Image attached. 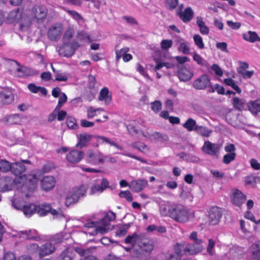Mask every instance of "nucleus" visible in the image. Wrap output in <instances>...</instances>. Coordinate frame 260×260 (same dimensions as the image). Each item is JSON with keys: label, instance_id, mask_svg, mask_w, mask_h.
<instances>
[{"label": "nucleus", "instance_id": "393cba45", "mask_svg": "<svg viewBox=\"0 0 260 260\" xmlns=\"http://www.w3.org/2000/svg\"><path fill=\"white\" fill-rule=\"evenodd\" d=\"M20 237L26 239H31L38 241L40 238L36 236L37 234L36 230L22 231L20 232Z\"/></svg>", "mask_w": 260, "mask_h": 260}, {"label": "nucleus", "instance_id": "412c9836", "mask_svg": "<svg viewBox=\"0 0 260 260\" xmlns=\"http://www.w3.org/2000/svg\"><path fill=\"white\" fill-rule=\"evenodd\" d=\"M93 136L87 134H79L77 135L78 142L76 144V147L82 148L87 146V143L90 141Z\"/></svg>", "mask_w": 260, "mask_h": 260}, {"label": "nucleus", "instance_id": "5fc2aeb1", "mask_svg": "<svg viewBox=\"0 0 260 260\" xmlns=\"http://www.w3.org/2000/svg\"><path fill=\"white\" fill-rule=\"evenodd\" d=\"M178 5V0H166V7L167 9L172 11Z\"/></svg>", "mask_w": 260, "mask_h": 260}, {"label": "nucleus", "instance_id": "0eeeda50", "mask_svg": "<svg viewBox=\"0 0 260 260\" xmlns=\"http://www.w3.org/2000/svg\"><path fill=\"white\" fill-rule=\"evenodd\" d=\"M203 241L200 239H196L193 241L192 243L188 244L186 245L184 249L186 255H193L200 252L204 248L203 245Z\"/></svg>", "mask_w": 260, "mask_h": 260}, {"label": "nucleus", "instance_id": "2eb2a0df", "mask_svg": "<svg viewBox=\"0 0 260 260\" xmlns=\"http://www.w3.org/2000/svg\"><path fill=\"white\" fill-rule=\"evenodd\" d=\"M62 33V28L59 25H53L48 30V37L49 39L53 41L58 40Z\"/></svg>", "mask_w": 260, "mask_h": 260}, {"label": "nucleus", "instance_id": "09e8293b", "mask_svg": "<svg viewBox=\"0 0 260 260\" xmlns=\"http://www.w3.org/2000/svg\"><path fill=\"white\" fill-rule=\"evenodd\" d=\"M151 136L154 139L161 142H165L168 140V137L167 135L159 132H154L151 135Z\"/></svg>", "mask_w": 260, "mask_h": 260}, {"label": "nucleus", "instance_id": "4d7b16f0", "mask_svg": "<svg viewBox=\"0 0 260 260\" xmlns=\"http://www.w3.org/2000/svg\"><path fill=\"white\" fill-rule=\"evenodd\" d=\"M178 49L179 51L182 52L184 54H188L189 53V47L187 44V43H180Z\"/></svg>", "mask_w": 260, "mask_h": 260}, {"label": "nucleus", "instance_id": "a19ab883", "mask_svg": "<svg viewBox=\"0 0 260 260\" xmlns=\"http://www.w3.org/2000/svg\"><path fill=\"white\" fill-rule=\"evenodd\" d=\"M224 83L226 85L231 86L233 89L236 90L238 93H240L241 92V89L235 83V81L233 80L232 79H231V78L224 79Z\"/></svg>", "mask_w": 260, "mask_h": 260}, {"label": "nucleus", "instance_id": "79ce46f5", "mask_svg": "<svg viewBox=\"0 0 260 260\" xmlns=\"http://www.w3.org/2000/svg\"><path fill=\"white\" fill-rule=\"evenodd\" d=\"M131 223H128L120 226L116 232V235L119 237L124 236L126 234L128 229L131 226Z\"/></svg>", "mask_w": 260, "mask_h": 260}, {"label": "nucleus", "instance_id": "4be33fe9", "mask_svg": "<svg viewBox=\"0 0 260 260\" xmlns=\"http://www.w3.org/2000/svg\"><path fill=\"white\" fill-rule=\"evenodd\" d=\"M75 257V253L74 250L67 248L60 253L57 260H74Z\"/></svg>", "mask_w": 260, "mask_h": 260}, {"label": "nucleus", "instance_id": "a878e982", "mask_svg": "<svg viewBox=\"0 0 260 260\" xmlns=\"http://www.w3.org/2000/svg\"><path fill=\"white\" fill-rule=\"evenodd\" d=\"M242 36L245 40L250 43H254L256 41L260 42V37L255 31L249 30L247 33L243 34Z\"/></svg>", "mask_w": 260, "mask_h": 260}, {"label": "nucleus", "instance_id": "f257e3e1", "mask_svg": "<svg viewBox=\"0 0 260 260\" xmlns=\"http://www.w3.org/2000/svg\"><path fill=\"white\" fill-rule=\"evenodd\" d=\"M126 244L133 245L134 253L137 257L149 254L154 249V241L144 233H134L124 239Z\"/></svg>", "mask_w": 260, "mask_h": 260}, {"label": "nucleus", "instance_id": "49530a36", "mask_svg": "<svg viewBox=\"0 0 260 260\" xmlns=\"http://www.w3.org/2000/svg\"><path fill=\"white\" fill-rule=\"evenodd\" d=\"M74 251L78 253L80 255L82 256H89L88 255L91 252V250L90 248H82L81 247H75Z\"/></svg>", "mask_w": 260, "mask_h": 260}, {"label": "nucleus", "instance_id": "4c0bfd02", "mask_svg": "<svg viewBox=\"0 0 260 260\" xmlns=\"http://www.w3.org/2000/svg\"><path fill=\"white\" fill-rule=\"evenodd\" d=\"M12 163L6 159L0 160V171L7 173L10 171L12 172Z\"/></svg>", "mask_w": 260, "mask_h": 260}, {"label": "nucleus", "instance_id": "dca6fc26", "mask_svg": "<svg viewBox=\"0 0 260 260\" xmlns=\"http://www.w3.org/2000/svg\"><path fill=\"white\" fill-rule=\"evenodd\" d=\"M84 155L83 151L74 149L67 155L66 158L69 162L76 164L79 162L83 158Z\"/></svg>", "mask_w": 260, "mask_h": 260}, {"label": "nucleus", "instance_id": "423d86ee", "mask_svg": "<svg viewBox=\"0 0 260 260\" xmlns=\"http://www.w3.org/2000/svg\"><path fill=\"white\" fill-rule=\"evenodd\" d=\"M79 47V45L76 41L71 43L63 42V45L59 48L58 53L61 56L71 57Z\"/></svg>", "mask_w": 260, "mask_h": 260}, {"label": "nucleus", "instance_id": "c03bdc74", "mask_svg": "<svg viewBox=\"0 0 260 260\" xmlns=\"http://www.w3.org/2000/svg\"><path fill=\"white\" fill-rule=\"evenodd\" d=\"M98 138L99 140H101L102 142L108 143L110 144L111 146H113L116 147L117 149L119 150H122V147L120 146H119L118 144H117L116 143H115L114 141L111 140V139L106 138L105 137L103 136H98Z\"/></svg>", "mask_w": 260, "mask_h": 260}, {"label": "nucleus", "instance_id": "72a5a7b5", "mask_svg": "<svg viewBox=\"0 0 260 260\" xmlns=\"http://www.w3.org/2000/svg\"><path fill=\"white\" fill-rule=\"evenodd\" d=\"M5 122L8 124H18L21 122V118L18 114L10 115L5 118Z\"/></svg>", "mask_w": 260, "mask_h": 260}, {"label": "nucleus", "instance_id": "774afa93", "mask_svg": "<svg viewBox=\"0 0 260 260\" xmlns=\"http://www.w3.org/2000/svg\"><path fill=\"white\" fill-rule=\"evenodd\" d=\"M211 69L218 76H222L223 75L222 71L220 67L217 64H214L211 67Z\"/></svg>", "mask_w": 260, "mask_h": 260}, {"label": "nucleus", "instance_id": "a18cd8bd", "mask_svg": "<svg viewBox=\"0 0 260 260\" xmlns=\"http://www.w3.org/2000/svg\"><path fill=\"white\" fill-rule=\"evenodd\" d=\"M98 138L99 140H101L102 142L108 143L110 144L111 146H113L116 147L117 149L119 150H122V147L120 146H119L118 144H117L116 143H115L114 141L111 140V139L106 138L105 137L103 136H98Z\"/></svg>", "mask_w": 260, "mask_h": 260}, {"label": "nucleus", "instance_id": "58836bf2", "mask_svg": "<svg viewBox=\"0 0 260 260\" xmlns=\"http://www.w3.org/2000/svg\"><path fill=\"white\" fill-rule=\"evenodd\" d=\"M185 248L186 245H185L183 243H181L180 244L177 243L175 245L174 247V250L175 253L177 255L176 256L180 257L183 254H185L184 250Z\"/></svg>", "mask_w": 260, "mask_h": 260}, {"label": "nucleus", "instance_id": "052dcab7", "mask_svg": "<svg viewBox=\"0 0 260 260\" xmlns=\"http://www.w3.org/2000/svg\"><path fill=\"white\" fill-rule=\"evenodd\" d=\"M119 196L121 198H125L128 202H132L133 199L131 193L128 190L120 191Z\"/></svg>", "mask_w": 260, "mask_h": 260}, {"label": "nucleus", "instance_id": "5701e85b", "mask_svg": "<svg viewBox=\"0 0 260 260\" xmlns=\"http://www.w3.org/2000/svg\"><path fill=\"white\" fill-rule=\"evenodd\" d=\"M193 11L190 7L186 8L183 12L178 15L185 23L189 22L193 16Z\"/></svg>", "mask_w": 260, "mask_h": 260}, {"label": "nucleus", "instance_id": "338daca9", "mask_svg": "<svg viewBox=\"0 0 260 260\" xmlns=\"http://www.w3.org/2000/svg\"><path fill=\"white\" fill-rule=\"evenodd\" d=\"M55 80L58 81H66L68 80V77L66 75H62L59 71L55 74Z\"/></svg>", "mask_w": 260, "mask_h": 260}, {"label": "nucleus", "instance_id": "b1692460", "mask_svg": "<svg viewBox=\"0 0 260 260\" xmlns=\"http://www.w3.org/2000/svg\"><path fill=\"white\" fill-rule=\"evenodd\" d=\"M248 110L254 115L260 112V98L253 101H250L247 104Z\"/></svg>", "mask_w": 260, "mask_h": 260}, {"label": "nucleus", "instance_id": "473e14b6", "mask_svg": "<svg viewBox=\"0 0 260 260\" xmlns=\"http://www.w3.org/2000/svg\"><path fill=\"white\" fill-rule=\"evenodd\" d=\"M233 106L239 111H242L244 109L246 105L245 101L242 99L235 97L233 99Z\"/></svg>", "mask_w": 260, "mask_h": 260}, {"label": "nucleus", "instance_id": "f03ea898", "mask_svg": "<svg viewBox=\"0 0 260 260\" xmlns=\"http://www.w3.org/2000/svg\"><path fill=\"white\" fill-rule=\"evenodd\" d=\"M47 14V10L45 7L35 6L32 8L29 15L26 18H23L24 21L20 23V27L22 29L25 27H28L32 21L42 23L46 18Z\"/></svg>", "mask_w": 260, "mask_h": 260}, {"label": "nucleus", "instance_id": "c9c22d12", "mask_svg": "<svg viewBox=\"0 0 260 260\" xmlns=\"http://www.w3.org/2000/svg\"><path fill=\"white\" fill-rule=\"evenodd\" d=\"M195 131L203 137H208L210 136L212 131L203 126H198L195 128Z\"/></svg>", "mask_w": 260, "mask_h": 260}, {"label": "nucleus", "instance_id": "7ed1b4c3", "mask_svg": "<svg viewBox=\"0 0 260 260\" xmlns=\"http://www.w3.org/2000/svg\"><path fill=\"white\" fill-rule=\"evenodd\" d=\"M115 214L111 211L107 213L105 216L99 221H88L84 224V226L88 228H96L95 234L100 233L104 234L109 230V222L115 219Z\"/></svg>", "mask_w": 260, "mask_h": 260}, {"label": "nucleus", "instance_id": "e2e57ef3", "mask_svg": "<svg viewBox=\"0 0 260 260\" xmlns=\"http://www.w3.org/2000/svg\"><path fill=\"white\" fill-rule=\"evenodd\" d=\"M173 42L171 40H163L161 42V48L163 50H167L172 46Z\"/></svg>", "mask_w": 260, "mask_h": 260}, {"label": "nucleus", "instance_id": "6e6d98bb", "mask_svg": "<svg viewBox=\"0 0 260 260\" xmlns=\"http://www.w3.org/2000/svg\"><path fill=\"white\" fill-rule=\"evenodd\" d=\"M236 156V153L226 154L223 156V162L226 165L229 164L230 162L235 159Z\"/></svg>", "mask_w": 260, "mask_h": 260}, {"label": "nucleus", "instance_id": "9b49d317", "mask_svg": "<svg viewBox=\"0 0 260 260\" xmlns=\"http://www.w3.org/2000/svg\"><path fill=\"white\" fill-rule=\"evenodd\" d=\"M24 164H30V161L27 159H22L20 161L12 162V173L16 176L22 174L26 170V167Z\"/></svg>", "mask_w": 260, "mask_h": 260}, {"label": "nucleus", "instance_id": "3c124183", "mask_svg": "<svg viewBox=\"0 0 260 260\" xmlns=\"http://www.w3.org/2000/svg\"><path fill=\"white\" fill-rule=\"evenodd\" d=\"M12 206L17 209L22 210L24 206V204L18 199L15 198L11 199Z\"/></svg>", "mask_w": 260, "mask_h": 260}, {"label": "nucleus", "instance_id": "8fccbe9b", "mask_svg": "<svg viewBox=\"0 0 260 260\" xmlns=\"http://www.w3.org/2000/svg\"><path fill=\"white\" fill-rule=\"evenodd\" d=\"M126 127L128 133L132 135L140 134L143 136L146 137L144 133L142 131H140L138 129L136 128V127L132 124H128Z\"/></svg>", "mask_w": 260, "mask_h": 260}, {"label": "nucleus", "instance_id": "6ab92c4d", "mask_svg": "<svg viewBox=\"0 0 260 260\" xmlns=\"http://www.w3.org/2000/svg\"><path fill=\"white\" fill-rule=\"evenodd\" d=\"M14 62L18 66L16 69V72L17 73V76L18 77H24L29 76L32 75V70L25 66L21 65L19 62L13 60Z\"/></svg>", "mask_w": 260, "mask_h": 260}, {"label": "nucleus", "instance_id": "de8ad7c7", "mask_svg": "<svg viewBox=\"0 0 260 260\" xmlns=\"http://www.w3.org/2000/svg\"><path fill=\"white\" fill-rule=\"evenodd\" d=\"M117 47V45L115 46V53L116 60L118 61L121 57H123V56L126 54L129 50V48L127 47H124L120 50H118L116 49Z\"/></svg>", "mask_w": 260, "mask_h": 260}, {"label": "nucleus", "instance_id": "13d9d810", "mask_svg": "<svg viewBox=\"0 0 260 260\" xmlns=\"http://www.w3.org/2000/svg\"><path fill=\"white\" fill-rule=\"evenodd\" d=\"M37 179L35 175L32 176V178L29 179V186L27 187L28 190L30 191H33L35 190L37 186Z\"/></svg>", "mask_w": 260, "mask_h": 260}, {"label": "nucleus", "instance_id": "f704fd0d", "mask_svg": "<svg viewBox=\"0 0 260 260\" xmlns=\"http://www.w3.org/2000/svg\"><path fill=\"white\" fill-rule=\"evenodd\" d=\"M198 126L196 123V121L191 118H188L183 124V127L189 132L195 131V128Z\"/></svg>", "mask_w": 260, "mask_h": 260}, {"label": "nucleus", "instance_id": "20e7f679", "mask_svg": "<svg viewBox=\"0 0 260 260\" xmlns=\"http://www.w3.org/2000/svg\"><path fill=\"white\" fill-rule=\"evenodd\" d=\"M170 217L179 222H186L189 218V213L184 206L177 204L170 206Z\"/></svg>", "mask_w": 260, "mask_h": 260}, {"label": "nucleus", "instance_id": "864d4df0", "mask_svg": "<svg viewBox=\"0 0 260 260\" xmlns=\"http://www.w3.org/2000/svg\"><path fill=\"white\" fill-rule=\"evenodd\" d=\"M193 39L195 44L200 49L204 48V44L202 38L199 35H194L193 37Z\"/></svg>", "mask_w": 260, "mask_h": 260}, {"label": "nucleus", "instance_id": "7c9ffc66", "mask_svg": "<svg viewBox=\"0 0 260 260\" xmlns=\"http://www.w3.org/2000/svg\"><path fill=\"white\" fill-rule=\"evenodd\" d=\"M109 187V183L108 180L106 178H103L100 186L94 185V186L91 188V193H94L95 191L102 192L105 189Z\"/></svg>", "mask_w": 260, "mask_h": 260}, {"label": "nucleus", "instance_id": "680f3d73", "mask_svg": "<svg viewBox=\"0 0 260 260\" xmlns=\"http://www.w3.org/2000/svg\"><path fill=\"white\" fill-rule=\"evenodd\" d=\"M78 38L81 41H88L89 42L92 41L90 39V36L84 31H81L78 32Z\"/></svg>", "mask_w": 260, "mask_h": 260}, {"label": "nucleus", "instance_id": "bb28decb", "mask_svg": "<svg viewBox=\"0 0 260 260\" xmlns=\"http://www.w3.org/2000/svg\"><path fill=\"white\" fill-rule=\"evenodd\" d=\"M98 99L100 101L104 100L106 105H109L111 103V96L109 94V89L107 87L101 90Z\"/></svg>", "mask_w": 260, "mask_h": 260}, {"label": "nucleus", "instance_id": "69168bd1", "mask_svg": "<svg viewBox=\"0 0 260 260\" xmlns=\"http://www.w3.org/2000/svg\"><path fill=\"white\" fill-rule=\"evenodd\" d=\"M88 81L89 88L90 89H93L96 82L95 76L92 75H89L88 77Z\"/></svg>", "mask_w": 260, "mask_h": 260}, {"label": "nucleus", "instance_id": "4468645a", "mask_svg": "<svg viewBox=\"0 0 260 260\" xmlns=\"http://www.w3.org/2000/svg\"><path fill=\"white\" fill-rule=\"evenodd\" d=\"M177 67L179 69L178 77L180 81L186 82L189 81L193 76V73L188 68L184 67V65H182L181 67L178 65Z\"/></svg>", "mask_w": 260, "mask_h": 260}, {"label": "nucleus", "instance_id": "1a4fd4ad", "mask_svg": "<svg viewBox=\"0 0 260 260\" xmlns=\"http://www.w3.org/2000/svg\"><path fill=\"white\" fill-rule=\"evenodd\" d=\"M221 146L217 143H212L209 141L205 142L202 147V151L206 154L211 156L217 155L221 148Z\"/></svg>", "mask_w": 260, "mask_h": 260}, {"label": "nucleus", "instance_id": "ddd939ff", "mask_svg": "<svg viewBox=\"0 0 260 260\" xmlns=\"http://www.w3.org/2000/svg\"><path fill=\"white\" fill-rule=\"evenodd\" d=\"M14 185V180L11 177L4 176L0 179V191L11 190Z\"/></svg>", "mask_w": 260, "mask_h": 260}, {"label": "nucleus", "instance_id": "f8f14e48", "mask_svg": "<svg viewBox=\"0 0 260 260\" xmlns=\"http://www.w3.org/2000/svg\"><path fill=\"white\" fill-rule=\"evenodd\" d=\"M148 185V181L144 179L134 180L129 183V188L136 192L141 191Z\"/></svg>", "mask_w": 260, "mask_h": 260}, {"label": "nucleus", "instance_id": "f3484780", "mask_svg": "<svg viewBox=\"0 0 260 260\" xmlns=\"http://www.w3.org/2000/svg\"><path fill=\"white\" fill-rule=\"evenodd\" d=\"M233 197L232 200V203L234 205L238 207H240L246 201V196L237 189L233 190Z\"/></svg>", "mask_w": 260, "mask_h": 260}, {"label": "nucleus", "instance_id": "39448f33", "mask_svg": "<svg viewBox=\"0 0 260 260\" xmlns=\"http://www.w3.org/2000/svg\"><path fill=\"white\" fill-rule=\"evenodd\" d=\"M87 189L88 187L86 185H82L79 188H74L68 193L66 205L68 206L77 203L80 198L86 196Z\"/></svg>", "mask_w": 260, "mask_h": 260}, {"label": "nucleus", "instance_id": "9d476101", "mask_svg": "<svg viewBox=\"0 0 260 260\" xmlns=\"http://www.w3.org/2000/svg\"><path fill=\"white\" fill-rule=\"evenodd\" d=\"M222 214V212L221 208L217 207H212L209 212V223L211 225L218 224Z\"/></svg>", "mask_w": 260, "mask_h": 260}, {"label": "nucleus", "instance_id": "c85d7f7f", "mask_svg": "<svg viewBox=\"0 0 260 260\" xmlns=\"http://www.w3.org/2000/svg\"><path fill=\"white\" fill-rule=\"evenodd\" d=\"M14 99V95L10 92L0 93V102L3 104H10Z\"/></svg>", "mask_w": 260, "mask_h": 260}, {"label": "nucleus", "instance_id": "603ef678", "mask_svg": "<svg viewBox=\"0 0 260 260\" xmlns=\"http://www.w3.org/2000/svg\"><path fill=\"white\" fill-rule=\"evenodd\" d=\"M66 124L67 126L70 128L76 129L78 127L76 123V119L73 117H69L67 118Z\"/></svg>", "mask_w": 260, "mask_h": 260}, {"label": "nucleus", "instance_id": "aec40b11", "mask_svg": "<svg viewBox=\"0 0 260 260\" xmlns=\"http://www.w3.org/2000/svg\"><path fill=\"white\" fill-rule=\"evenodd\" d=\"M55 250L54 245L49 242H47L39 248V255L43 257L53 253Z\"/></svg>", "mask_w": 260, "mask_h": 260}, {"label": "nucleus", "instance_id": "c756f323", "mask_svg": "<svg viewBox=\"0 0 260 260\" xmlns=\"http://www.w3.org/2000/svg\"><path fill=\"white\" fill-rule=\"evenodd\" d=\"M197 24L200 28V31L203 35H208L209 32L208 27L205 24L203 19L201 16L197 17Z\"/></svg>", "mask_w": 260, "mask_h": 260}, {"label": "nucleus", "instance_id": "e433bc0d", "mask_svg": "<svg viewBox=\"0 0 260 260\" xmlns=\"http://www.w3.org/2000/svg\"><path fill=\"white\" fill-rule=\"evenodd\" d=\"M19 11H12L9 14L6 20L9 23L17 22L19 20Z\"/></svg>", "mask_w": 260, "mask_h": 260}, {"label": "nucleus", "instance_id": "cd10ccee", "mask_svg": "<svg viewBox=\"0 0 260 260\" xmlns=\"http://www.w3.org/2000/svg\"><path fill=\"white\" fill-rule=\"evenodd\" d=\"M37 205L34 204H24L22 211L27 217H30L36 212Z\"/></svg>", "mask_w": 260, "mask_h": 260}, {"label": "nucleus", "instance_id": "6e6552de", "mask_svg": "<svg viewBox=\"0 0 260 260\" xmlns=\"http://www.w3.org/2000/svg\"><path fill=\"white\" fill-rule=\"evenodd\" d=\"M210 81L208 74H203L193 81L192 87L197 90H205L210 85Z\"/></svg>", "mask_w": 260, "mask_h": 260}, {"label": "nucleus", "instance_id": "a211bd4d", "mask_svg": "<svg viewBox=\"0 0 260 260\" xmlns=\"http://www.w3.org/2000/svg\"><path fill=\"white\" fill-rule=\"evenodd\" d=\"M55 183V179L53 176H45L41 181V186L43 190L48 191L52 189Z\"/></svg>", "mask_w": 260, "mask_h": 260}, {"label": "nucleus", "instance_id": "37998d69", "mask_svg": "<svg viewBox=\"0 0 260 260\" xmlns=\"http://www.w3.org/2000/svg\"><path fill=\"white\" fill-rule=\"evenodd\" d=\"M147 231L151 232L154 231L160 233H164L166 232V229L164 226H156L154 224L150 225L147 228Z\"/></svg>", "mask_w": 260, "mask_h": 260}, {"label": "nucleus", "instance_id": "bf43d9fd", "mask_svg": "<svg viewBox=\"0 0 260 260\" xmlns=\"http://www.w3.org/2000/svg\"><path fill=\"white\" fill-rule=\"evenodd\" d=\"M151 109L155 113L158 112L161 109V103L159 101H155L151 103Z\"/></svg>", "mask_w": 260, "mask_h": 260}, {"label": "nucleus", "instance_id": "ea45409f", "mask_svg": "<svg viewBox=\"0 0 260 260\" xmlns=\"http://www.w3.org/2000/svg\"><path fill=\"white\" fill-rule=\"evenodd\" d=\"M155 61L157 62V64L154 68V71L155 72H156L157 70L161 69L163 67H166L167 69H172L175 67V64L172 63L163 62H158V60L157 59H155Z\"/></svg>", "mask_w": 260, "mask_h": 260}, {"label": "nucleus", "instance_id": "0e129e2a", "mask_svg": "<svg viewBox=\"0 0 260 260\" xmlns=\"http://www.w3.org/2000/svg\"><path fill=\"white\" fill-rule=\"evenodd\" d=\"M122 19L125 20L128 24L134 25H137L138 22L136 19L132 16H124L122 17Z\"/></svg>", "mask_w": 260, "mask_h": 260}, {"label": "nucleus", "instance_id": "2f4dec72", "mask_svg": "<svg viewBox=\"0 0 260 260\" xmlns=\"http://www.w3.org/2000/svg\"><path fill=\"white\" fill-rule=\"evenodd\" d=\"M49 204H41L37 206L36 212L40 216L46 215L50 211Z\"/></svg>", "mask_w": 260, "mask_h": 260}]
</instances>
